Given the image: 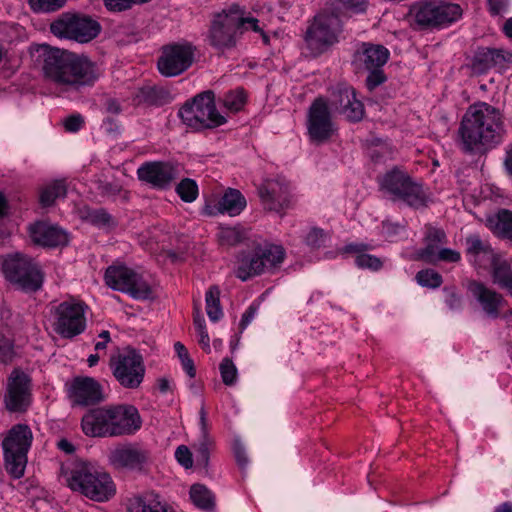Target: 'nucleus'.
<instances>
[{
	"instance_id": "nucleus-1",
	"label": "nucleus",
	"mask_w": 512,
	"mask_h": 512,
	"mask_svg": "<svg viewBox=\"0 0 512 512\" xmlns=\"http://www.w3.org/2000/svg\"><path fill=\"white\" fill-rule=\"evenodd\" d=\"M42 70L64 91L93 86L101 74L98 65L87 56L52 47L44 49Z\"/></svg>"
},
{
	"instance_id": "nucleus-2",
	"label": "nucleus",
	"mask_w": 512,
	"mask_h": 512,
	"mask_svg": "<svg viewBox=\"0 0 512 512\" xmlns=\"http://www.w3.org/2000/svg\"><path fill=\"white\" fill-rule=\"evenodd\" d=\"M459 133L463 150L466 152L493 148L501 143L503 138L502 114L496 107L478 102L470 106L465 113Z\"/></svg>"
},
{
	"instance_id": "nucleus-3",
	"label": "nucleus",
	"mask_w": 512,
	"mask_h": 512,
	"mask_svg": "<svg viewBox=\"0 0 512 512\" xmlns=\"http://www.w3.org/2000/svg\"><path fill=\"white\" fill-rule=\"evenodd\" d=\"M142 426L137 408L130 404L89 409L81 419L83 433L93 438H113L135 434Z\"/></svg>"
},
{
	"instance_id": "nucleus-4",
	"label": "nucleus",
	"mask_w": 512,
	"mask_h": 512,
	"mask_svg": "<svg viewBox=\"0 0 512 512\" xmlns=\"http://www.w3.org/2000/svg\"><path fill=\"white\" fill-rule=\"evenodd\" d=\"M68 487L96 502H105L116 492L111 476L96 463L76 461L67 477Z\"/></svg>"
},
{
	"instance_id": "nucleus-5",
	"label": "nucleus",
	"mask_w": 512,
	"mask_h": 512,
	"mask_svg": "<svg viewBox=\"0 0 512 512\" xmlns=\"http://www.w3.org/2000/svg\"><path fill=\"white\" fill-rule=\"evenodd\" d=\"M286 257L281 245L257 244L251 251H242L237 259L236 276L242 281L280 268Z\"/></svg>"
},
{
	"instance_id": "nucleus-6",
	"label": "nucleus",
	"mask_w": 512,
	"mask_h": 512,
	"mask_svg": "<svg viewBox=\"0 0 512 512\" xmlns=\"http://www.w3.org/2000/svg\"><path fill=\"white\" fill-rule=\"evenodd\" d=\"M342 31L343 20L340 15L325 6L314 16L304 39L310 51L317 56L338 43Z\"/></svg>"
},
{
	"instance_id": "nucleus-7",
	"label": "nucleus",
	"mask_w": 512,
	"mask_h": 512,
	"mask_svg": "<svg viewBox=\"0 0 512 512\" xmlns=\"http://www.w3.org/2000/svg\"><path fill=\"white\" fill-rule=\"evenodd\" d=\"M32 441L33 433L27 424L12 426L2 441L5 468L15 479L24 475Z\"/></svg>"
},
{
	"instance_id": "nucleus-8",
	"label": "nucleus",
	"mask_w": 512,
	"mask_h": 512,
	"mask_svg": "<svg viewBox=\"0 0 512 512\" xmlns=\"http://www.w3.org/2000/svg\"><path fill=\"white\" fill-rule=\"evenodd\" d=\"M182 122L196 130L215 128L226 122L215 104V95L208 90L196 95L185 103L178 112Z\"/></svg>"
},
{
	"instance_id": "nucleus-9",
	"label": "nucleus",
	"mask_w": 512,
	"mask_h": 512,
	"mask_svg": "<svg viewBox=\"0 0 512 512\" xmlns=\"http://www.w3.org/2000/svg\"><path fill=\"white\" fill-rule=\"evenodd\" d=\"M88 306L81 300L70 298L51 308L52 327L64 339L82 334L87 326Z\"/></svg>"
},
{
	"instance_id": "nucleus-10",
	"label": "nucleus",
	"mask_w": 512,
	"mask_h": 512,
	"mask_svg": "<svg viewBox=\"0 0 512 512\" xmlns=\"http://www.w3.org/2000/svg\"><path fill=\"white\" fill-rule=\"evenodd\" d=\"M410 14L419 29L433 30L458 20L462 10L458 4L421 0L412 5Z\"/></svg>"
},
{
	"instance_id": "nucleus-11",
	"label": "nucleus",
	"mask_w": 512,
	"mask_h": 512,
	"mask_svg": "<svg viewBox=\"0 0 512 512\" xmlns=\"http://www.w3.org/2000/svg\"><path fill=\"white\" fill-rule=\"evenodd\" d=\"M109 369L124 389L135 390L140 387L145 376V365L142 355L131 347H126L111 355Z\"/></svg>"
},
{
	"instance_id": "nucleus-12",
	"label": "nucleus",
	"mask_w": 512,
	"mask_h": 512,
	"mask_svg": "<svg viewBox=\"0 0 512 512\" xmlns=\"http://www.w3.org/2000/svg\"><path fill=\"white\" fill-rule=\"evenodd\" d=\"M390 57L389 50L380 44L361 43L353 54V64L368 72L365 80L366 87L373 91L387 81L383 67Z\"/></svg>"
},
{
	"instance_id": "nucleus-13",
	"label": "nucleus",
	"mask_w": 512,
	"mask_h": 512,
	"mask_svg": "<svg viewBox=\"0 0 512 512\" xmlns=\"http://www.w3.org/2000/svg\"><path fill=\"white\" fill-rule=\"evenodd\" d=\"M5 278L26 292H36L41 289L44 274L31 257L16 253L7 257L3 262Z\"/></svg>"
},
{
	"instance_id": "nucleus-14",
	"label": "nucleus",
	"mask_w": 512,
	"mask_h": 512,
	"mask_svg": "<svg viewBox=\"0 0 512 512\" xmlns=\"http://www.w3.org/2000/svg\"><path fill=\"white\" fill-rule=\"evenodd\" d=\"M50 31L58 38L88 43L99 35L101 26L89 16L67 13L51 23Z\"/></svg>"
},
{
	"instance_id": "nucleus-15",
	"label": "nucleus",
	"mask_w": 512,
	"mask_h": 512,
	"mask_svg": "<svg viewBox=\"0 0 512 512\" xmlns=\"http://www.w3.org/2000/svg\"><path fill=\"white\" fill-rule=\"evenodd\" d=\"M380 187L395 199L402 200L411 207L418 208L426 203L422 186L397 168L392 169L382 177Z\"/></svg>"
},
{
	"instance_id": "nucleus-16",
	"label": "nucleus",
	"mask_w": 512,
	"mask_h": 512,
	"mask_svg": "<svg viewBox=\"0 0 512 512\" xmlns=\"http://www.w3.org/2000/svg\"><path fill=\"white\" fill-rule=\"evenodd\" d=\"M196 47L188 42H173L162 46L157 69L162 76L175 77L187 71L195 60Z\"/></svg>"
},
{
	"instance_id": "nucleus-17",
	"label": "nucleus",
	"mask_w": 512,
	"mask_h": 512,
	"mask_svg": "<svg viewBox=\"0 0 512 512\" xmlns=\"http://www.w3.org/2000/svg\"><path fill=\"white\" fill-rule=\"evenodd\" d=\"M108 459L116 469L137 473L148 471L153 462L151 449L140 442H127L116 446Z\"/></svg>"
},
{
	"instance_id": "nucleus-18",
	"label": "nucleus",
	"mask_w": 512,
	"mask_h": 512,
	"mask_svg": "<svg viewBox=\"0 0 512 512\" xmlns=\"http://www.w3.org/2000/svg\"><path fill=\"white\" fill-rule=\"evenodd\" d=\"M104 281L113 290L129 294L135 299H148L151 288L134 270L125 265H111L104 275Z\"/></svg>"
},
{
	"instance_id": "nucleus-19",
	"label": "nucleus",
	"mask_w": 512,
	"mask_h": 512,
	"mask_svg": "<svg viewBox=\"0 0 512 512\" xmlns=\"http://www.w3.org/2000/svg\"><path fill=\"white\" fill-rule=\"evenodd\" d=\"M257 193L265 210L282 215L293 206L291 186L284 178L265 179L257 187Z\"/></svg>"
},
{
	"instance_id": "nucleus-20",
	"label": "nucleus",
	"mask_w": 512,
	"mask_h": 512,
	"mask_svg": "<svg viewBox=\"0 0 512 512\" xmlns=\"http://www.w3.org/2000/svg\"><path fill=\"white\" fill-rule=\"evenodd\" d=\"M307 131L311 141L323 143L335 131L332 115L325 98L317 97L310 105L307 114Z\"/></svg>"
},
{
	"instance_id": "nucleus-21",
	"label": "nucleus",
	"mask_w": 512,
	"mask_h": 512,
	"mask_svg": "<svg viewBox=\"0 0 512 512\" xmlns=\"http://www.w3.org/2000/svg\"><path fill=\"white\" fill-rule=\"evenodd\" d=\"M3 400L10 412L26 411L31 403V378L25 372L14 369L7 379Z\"/></svg>"
},
{
	"instance_id": "nucleus-22",
	"label": "nucleus",
	"mask_w": 512,
	"mask_h": 512,
	"mask_svg": "<svg viewBox=\"0 0 512 512\" xmlns=\"http://www.w3.org/2000/svg\"><path fill=\"white\" fill-rule=\"evenodd\" d=\"M330 105L349 122H359L365 114L363 103L357 99L354 88L350 86L338 85L331 93Z\"/></svg>"
},
{
	"instance_id": "nucleus-23",
	"label": "nucleus",
	"mask_w": 512,
	"mask_h": 512,
	"mask_svg": "<svg viewBox=\"0 0 512 512\" xmlns=\"http://www.w3.org/2000/svg\"><path fill=\"white\" fill-rule=\"evenodd\" d=\"M74 405L88 406L105 399L102 385L92 377H75L68 390Z\"/></svg>"
},
{
	"instance_id": "nucleus-24",
	"label": "nucleus",
	"mask_w": 512,
	"mask_h": 512,
	"mask_svg": "<svg viewBox=\"0 0 512 512\" xmlns=\"http://www.w3.org/2000/svg\"><path fill=\"white\" fill-rule=\"evenodd\" d=\"M137 176L153 188L167 189L176 177V170L169 162H146L138 168Z\"/></svg>"
},
{
	"instance_id": "nucleus-25",
	"label": "nucleus",
	"mask_w": 512,
	"mask_h": 512,
	"mask_svg": "<svg viewBox=\"0 0 512 512\" xmlns=\"http://www.w3.org/2000/svg\"><path fill=\"white\" fill-rule=\"evenodd\" d=\"M28 233L35 245L44 248H55L68 243L66 231L48 221H36L30 224Z\"/></svg>"
},
{
	"instance_id": "nucleus-26",
	"label": "nucleus",
	"mask_w": 512,
	"mask_h": 512,
	"mask_svg": "<svg viewBox=\"0 0 512 512\" xmlns=\"http://www.w3.org/2000/svg\"><path fill=\"white\" fill-rule=\"evenodd\" d=\"M246 205V199L239 190L228 188L216 203L207 202L205 204L204 213L208 216L224 213L236 216L244 210Z\"/></svg>"
},
{
	"instance_id": "nucleus-27",
	"label": "nucleus",
	"mask_w": 512,
	"mask_h": 512,
	"mask_svg": "<svg viewBox=\"0 0 512 512\" xmlns=\"http://www.w3.org/2000/svg\"><path fill=\"white\" fill-rule=\"evenodd\" d=\"M468 290L488 317L494 319L499 317L505 302L500 293L477 281H472L468 286Z\"/></svg>"
},
{
	"instance_id": "nucleus-28",
	"label": "nucleus",
	"mask_w": 512,
	"mask_h": 512,
	"mask_svg": "<svg viewBox=\"0 0 512 512\" xmlns=\"http://www.w3.org/2000/svg\"><path fill=\"white\" fill-rule=\"evenodd\" d=\"M511 57L501 49L479 48L474 54L472 68L476 73L482 74L495 66H502Z\"/></svg>"
},
{
	"instance_id": "nucleus-29",
	"label": "nucleus",
	"mask_w": 512,
	"mask_h": 512,
	"mask_svg": "<svg viewBox=\"0 0 512 512\" xmlns=\"http://www.w3.org/2000/svg\"><path fill=\"white\" fill-rule=\"evenodd\" d=\"M238 34L215 20L210 28L209 42L214 49L223 53L236 46Z\"/></svg>"
},
{
	"instance_id": "nucleus-30",
	"label": "nucleus",
	"mask_w": 512,
	"mask_h": 512,
	"mask_svg": "<svg viewBox=\"0 0 512 512\" xmlns=\"http://www.w3.org/2000/svg\"><path fill=\"white\" fill-rule=\"evenodd\" d=\"M130 512H174L160 495L147 492L135 497L129 506Z\"/></svg>"
},
{
	"instance_id": "nucleus-31",
	"label": "nucleus",
	"mask_w": 512,
	"mask_h": 512,
	"mask_svg": "<svg viewBox=\"0 0 512 512\" xmlns=\"http://www.w3.org/2000/svg\"><path fill=\"white\" fill-rule=\"evenodd\" d=\"M447 242L444 230L433 226H426L424 236V248L419 251V256L427 263H433V258L441 249L440 246Z\"/></svg>"
},
{
	"instance_id": "nucleus-32",
	"label": "nucleus",
	"mask_w": 512,
	"mask_h": 512,
	"mask_svg": "<svg viewBox=\"0 0 512 512\" xmlns=\"http://www.w3.org/2000/svg\"><path fill=\"white\" fill-rule=\"evenodd\" d=\"M368 249L369 246L363 243L348 244L344 247L345 252L356 255L355 264L358 268L379 271L383 267V261L374 255L365 253Z\"/></svg>"
},
{
	"instance_id": "nucleus-33",
	"label": "nucleus",
	"mask_w": 512,
	"mask_h": 512,
	"mask_svg": "<svg viewBox=\"0 0 512 512\" xmlns=\"http://www.w3.org/2000/svg\"><path fill=\"white\" fill-rule=\"evenodd\" d=\"M492 266L493 282L500 288L505 289L512 296V266L511 262L502 259L496 254L490 260Z\"/></svg>"
},
{
	"instance_id": "nucleus-34",
	"label": "nucleus",
	"mask_w": 512,
	"mask_h": 512,
	"mask_svg": "<svg viewBox=\"0 0 512 512\" xmlns=\"http://www.w3.org/2000/svg\"><path fill=\"white\" fill-rule=\"evenodd\" d=\"M334 13L343 17L364 13L368 7V0H329L326 5Z\"/></svg>"
},
{
	"instance_id": "nucleus-35",
	"label": "nucleus",
	"mask_w": 512,
	"mask_h": 512,
	"mask_svg": "<svg viewBox=\"0 0 512 512\" xmlns=\"http://www.w3.org/2000/svg\"><path fill=\"white\" fill-rule=\"evenodd\" d=\"M490 229L494 234L512 240V212L500 210L495 216L488 219Z\"/></svg>"
},
{
	"instance_id": "nucleus-36",
	"label": "nucleus",
	"mask_w": 512,
	"mask_h": 512,
	"mask_svg": "<svg viewBox=\"0 0 512 512\" xmlns=\"http://www.w3.org/2000/svg\"><path fill=\"white\" fill-rule=\"evenodd\" d=\"M81 218L98 228H111L116 226L114 218L103 208L93 209L84 207L81 211Z\"/></svg>"
},
{
	"instance_id": "nucleus-37",
	"label": "nucleus",
	"mask_w": 512,
	"mask_h": 512,
	"mask_svg": "<svg viewBox=\"0 0 512 512\" xmlns=\"http://www.w3.org/2000/svg\"><path fill=\"white\" fill-rule=\"evenodd\" d=\"M67 185L65 180H54L40 191V203L43 207L52 206L57 199L65 198Z\"/></svg>"
},
{
	"instance_id": "nucleus-38",
	"label": "nucleus",
	"mask_w": 512,
	"mask_h": 512,
	"mask_svg": "<svg viewBox=\"0 0 512 512\" xmlns=\"http://www.w3.org/2000/svg\"><path fill=\"white\" fill-rule=\"evenodd\" d=\"M225 27L241 34L244 20V11L239 5H231L216 19Z\"/></svg>"
},
{
	"instance_id": "nucleus-39",
	"label": "nucleus",
	"mask_w": 512,
	"mask_h": 512,
	"mask_svg": "<svg viewBox=\"0 0 512 512\" xmlns=\"http://www.w3.org/2000/svg\"><path fill=\"white\" fill-rule=\"evenodd\" d=\"M466 253L476 262L483 255L490 261L496 254L488 242L483 241L479 235H470L466 238Z\"/></svg>"
},
{
	"instance_id": "nucleus-40",
	"label": "nucleus",
	"mask_w": 512,
	"mask_h": 512,
	"mask_svg": "<svg viewBox=\"0 0 512 512\" xmlns=\"http://www.w3.org/2000/svg\"><path fill=\"white\" fill-rule=\"evenodd\" d=\"M206 312L209 319L213 322L218 321L223 316L220 304V290L218 286H211L205 295Z\"/></svg>"
},
{
	"instance_id": "nucleus-41",
	"label": "nucleus",
	"mask_w": 512,
	"mask_h": 512,
	"mask_svg": "<svg viewBox=\"0 0 512 512\" xmlns=\"http://www.w3.org/2000/svg\"><path fill=\"white\" fill-rule=\"evenodd\" d=\"M190 498L195 506L203 510H210L215 505L212 493L201 484L191 486Z\"/></svg>"
},
{
	"instance_id": "nucleus-42",
	"label": "nucleus",
	"mask_w": 512,
	"mask_h": 512,
	"mask_svg": "<svg viewBox=\"0 0 512 512\" xmlns=\"http://www.w3.org/2000/svg\"><path fill=\"white\" fill-rule=\"evenodd\" d=\"M175 191L180 199L186 203L195 201L199 194L198 185L191 178L182 179L176 186Z\"/></svg>"
},
{
	"instance_id": "nucleus-43",
	"label": "nucleus",
	"mask_w": 512,
	"mask_h": 512,
	"mask_svg": "<svg viewBox=\"0 0 512 512\" xmlns=\"http://www.w3.org/2000/svg\"><path fill=\"white\" fill-rule=\"evenodd\" d=\"M247 101V94L243 88H236L225 94L223 98L224 106L231 112L240 111Z\"/></svg>"
},
{
	"instance_id": "nucleus-44",
	"label": "nucleus",
	"mask_w": 512,
	"mask_h": 512,
	"mask_svg": "<svg viewBox=\"0 0 512 512\" xmlns=\"http://www.w3.org/2000/svg\"><path fill=\"white\" fill-rule=\"evenodd\" d=\"M245 231L241 227H222L218 233L221 245L234 246L245 239Z\"/></svg>"
},
{
	"instance_id": "nucleus-45",
	"label": "nucleus",
	"mask_w": 512,
	"mask_h": 512,
	"mask_svg": "<svg viewBox=\"0 0 512 512\" xmlns=\"http://www.w3.org/2000/svg\"><path fill=\"white\" fill-rule=\"evenodd\" d=\"M415 279L420 286L431 289L438 288L443 283L441 274L433 269H423L418 271Z\"/></svg>"
},
{
	"instance_id": "nucleus-46",
	"label": "nucleus",
	"mask_w": 512,
	"mask_h": 512,
	"mask_svg": "<svg viewBox=\"0 0 512 512\" xmlns=\"http://www.w3.org/2000/svg\"><path fill=\"white\" fill-rule=\"evenodd\" d=\"M174 349L181 361L183 370L188 374L190 378H194L196 375V368L194 361L189 356L188 350L181 342L174 344Z\"/></svg>"
},
{
	"instance_id": "nucleus-47",
	"label": "nucleus",
	"mask_w": 512,
	"mask_h": 512,
	"mask_svg": "<svg viewBox=\"0 0 512 512\" xmlns=\"http://www.w3.org/2000/svg\"><path fill=\"white\" fill-rule=\"evenodd\" d=\"M329 239L328 234L321 228L313 227L308 232L305 242L312 249H318L325 246L326 241Z\"/></svg>"
},
{
	"instance_id": "nucleus-48",
	"label": "nucleus",
	"mask_w": 512,
	"mask_h": 512,
	"mask_svg": "<svg viewBox=\"0 0 512 512\" xmlns=\"http://www.w3.org/2000/svg\"><path fill=\"white\" fill-rule=\"evenodd\" d=\"M219 368L223 383L228 386L233 385L237 379V368L233 361L229 358H224Z\"/></svg>"
},
{
	"instance_id": "nucleus-49",
	"label": "nucleus",
	"mask_w": 512,
	"mask_h": 512,
	"mask_svg": "<svg viewBox=\"0 0 512 512\" xmlns=\"http://www.w3.org/2000/svg\"><path fill=\"white\" fill-rule=\"evenodd\" d=\"M66 0H29L34 12H53L60 9Z\"/></svg>"
},
{
	"instance_id": "nucleus-50",
	"label": "nucleus",
	"mask_w": 512,
	"mask_h": 512,
	"mask_svg": "<svg viewBox=\"0 0 512 512\" xmlns=\"http://www.w3.org/2000/svg\"><path fill=\"white\" fill-rule=\"evenodd\" d=\"M212 448V441L208 436H202L201 441L197 445V463L203 467H207L209 462V455Z\"/></svg>"
},
{
	"instance_id": "nucleus-51",
	"label": "nucleus",
	"mask_w": 512,
	"mask_h": 512,
	"mask_svg": "<svg viewBox=\"0 0 512 512\" xmlns=\"http://www.w3.org/2000/svg\"><path fill=\"white\" fill-rule=\"evenodd\" d=\"M164 93V90L155 87H142L136 96L138 102H147L149 104H158V98Z\"/></svg>"
},
{
	"instance_id": "nucleus-52",
	"label": "nucleus",
	"mask_w": 512,
	"mask_h": 512,
	"mask_svg": "<svg viewBox=\"0 0 512 512\" xmlns=\"http://www.w3.org/2000/svg\"><path fill=\"white\" fill-rule=\"evenodd\" d=\"M461 260V255L458 251L450 249V248H441L438 253L433 258V263L435 264L439 261L448 262V263H457Z\"/></svg>"
},
{
	"instance_id": "nucleus-53",
	"label": "nucleus",
	"mask_w": 512,
	"mask_h": 512,
	"mask_svg": "<svg viewBox=\"0 0 512 512\" xmlns=\"http://www.w3.org/2000/svg\"><path fill=\"white\" fill-rule=\"evenodd\" d=\"M14 346L12 342L5 338H0V363L7 364L14 358Z\"/></svg>"
},
{
	"instance_id": "nucleus-54",
	"label": "nucleus",
	"mask_w": 512,
	"mask_h": 512,
	"mask_svg": "<svg viewBox=\"0 0 512 512\" xmlns=\"http://www.w3.org/2000/svg\"><path fill=\"white\" fill-rule=\"evenodd\" d=\"M84 118L80 114H73L64 120V128L67 132L76 133L84 126Z\"/></svg>"
},
{
	"instance_id": "nucleus-55",
	"label": "nucleus",
	"mask_w": 512,
	"mask_h": 512,
	"mask_svg": "<svg viewBox=\"0 0 512 512\" xmlns=\"http://www.w3.org/2000/svg\"><path fill=\"white\" fill-rule=\"evenodd\" d=\"M175 457L177 461L185 468L192 467L193 460H192V454L188 447L185 445H181L176 449Z\"/></svg>"
},
{
	"instance_id": "nucleus-56",
	"label": "nucleus",
	"mask_w": 512,
	"mask_h": 512,
	"mask_svg": "<svg viewBox=\"0 0 512 512\" xmlns=\"http://www.w3.org/2000/svg\"><path fill=\"white\" fill-rule=\"evenodd\" d=\"M488 1V9L491 15H499L500 13L506 11L508 7V0H487Z\"/></svg>"
},
{
	"instance_id": "nucleus-57",
	"label": "nucleus",
	"mask_w": 512,
	"mask_h": 512,
	"mask_svg": "<svg viewBox=\"0 0 512 512\" xmlns=\"http://www.w3.org/2000/svg\"><path fill=\"white\" fill-rule=\"evenodd\" d=\"M129 0H104V4L109 11L121 12L129 9Z\"/></svg>"
},
{
	"instance_id": "nucleus-58",
	"label": "nucleus",
	"mask_w": 512,
	"mask_h": 512,
	"mask_svg": "<svg viewBox=\"0 0 512 512\" xmlns=\"http://www.w3.org/2000/svg\"><path fill=\"white\" fill-rule=\"evenodd\" d=\"M257 306L255 305H250L246 311L243 313L242 315V318H241V321H240V328L241 330H244L249 324L250 322L253 320V318L255 317L256 313H257Z\"/></svg>"
},
{
	"instance_id": "nucleus-59",
	"label": "nucleus",
	"mask_w": 512,
	"mask_h": 512,
	"mask_svg": "<svg viewBox=\"0 0 512 512\" xmlns=\"http://www.w3.org/2000/svg\"><path fill=\"white\" fill-rule=\"evenodd\" d=\"M234 455L238 466L244 469L248 464V457L246 455L245 449L240 445H236L234 448Z\"/></svg>"
},
{
	"instance_id": "nucleus-60",
	"label": "nucleus",
	"mask_w": 512,
	"mask_h": 512,
	"mask_svg": "<svg viewBox=\"0 0 512 512\" xmlns=\"http://www.w3.org/2000/svg\"><path fill=\"white\" fill-rule=\"evenodd\" d=\"M99 340L95 343L94 349L96 352H100L107 348V344L111 341L110 332L107 330H103L98 335Z\"/></svg>"
},
{
	"instance_id": "nucleus-61",
	"label": "nucleus",
	"mask_w": 512,
	"mask_h": 512,
	"mask_svg": "<svg viewBox=\"0 0 512 512\" xmlns=\"http://www.w3.org/2000/svg\"><path fill=\"white\" fill-rule=\"evenodd\" d=\"M199 334V344L205 351H210V338L208 332L205 328V325H200V329L198 331Z\"/></svg>"
},
{
	"instance_id": "nucleus-62",
	"label": "nucleus",
	"mask_w": 512,
	"mask_h": 512,
	"mask_svg": "<svg viewBox=\"0 0 512 512\" xmlns=\"http://www.w3.org/2000/svg\"><path fill=\"white\" fill-rule=\"evenodd\" d=\"M244 30H252L255 32L263 33V30L259 27L258 20L253 17H244L242 32Z\"/></svg>"
},
{
	"instance_id": "nucleus-63",
	"label": "nucleus",
	"mask_w": 512,
	"mask_h": 512,
	"mask_svg": "<svg viewBox=\"0 0 512 512\" xmlns=\"http://www.w3.org/2000/svg\"><path fill=\"white\" fill-rule=\"evenodd\" d=\"M446 304L451 310H458L461 308V297L451 291L447 295Z\"/></svg>"
},
{
	"instance_id": "nucleus-64",
	"label": "nucleus",
	"mask_w": 512,
	"mask_h": 512,
	"mask_svg": "<svg viewBox=\"0 0 512 512\" xmlns=\"http://www.w3.org/2000/svg\"><path fill=\"white\" fill-rule=\"evenodd\" d=\"M106 111L110 114H120L122 111L121 104L117 99L109 98L105 102Z\"/></svg>"
}]
</instances>
